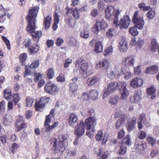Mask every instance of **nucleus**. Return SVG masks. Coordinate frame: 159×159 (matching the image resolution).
<instances>
[{
  "mask_svg": "<svg viewBox=\"0 0 159 159\" xmlns=\"http://www.w3.org/2000/svg\"><path fill=\"white\" fill-rule=\"evenodd\" d=\"M67 138L65 135H60L58 137V142L56 138H51L50 142L52 146L51 150L56 153L64 152L66 148V142L67 140Z\"/></svg>",
  "mask_w": 159,
  "mask_h": 159,
  "instance_id": "obj_1",
  "label": "nucleus"
},
{
  "mask_svg": "<svg viewBox=\"0 0 159 159\" xmlns=\"http://www.w3.org/2000/svg\"><path fill=\"white\" fill-rule=\"evenodd\" d=\"M86 8V6H84L79 9H78L77 7L75 9H73L68 7H66L65 8V16H66V18L65 19V22L68 25H72L73 19L70 15L72 16L75 19H78L80 16L79 11H85Z\"/></svg>",
  "mask_w": 159,
  "mask_h": 159,
  "instance_id": "obj_2",
  "label": "nucleus"
},
{
  "mask_svg": "<svg viewBox=\"0 0 159 159\" xmlns=\"http://www.w3.org/2000/svg\"><path fill=\"white\" fill-rule=\"evenodd\" d=\"M39 6H35L30 9L28 15L26 16L28 24L27 29L28 30L36 29L35 23L36 22V18L39 12Z\"/></svg>",
  "mask_w": 159,
  "mask_h": 159,
  "instance_id": "obj_3",
  "label": "nucleus"
},
{
  "mask_svg": "<svg viewBox=\"0 0 159 159\" xmlns=\"http://www.w3.org/2000/svg\"><path fill=\"white\" fill-rule=\"evenodd\" d=\"M55 109H52L50 112V114L46 116L44 124L45 129H43L42 130L43 132H48L54 129L58 125V123L55 122L53 124L50 125L49 124L51 122L52 117L55 115Z\"/></svg>",
  "mask_w": 159,
  "mask_h": 159,
  "instance_id": "obj_4",
  "label": "nucleus"
},
{
  "mask_svg": "<svg viewBox=\"0 0 159 159\" xmlns=\"http://www.w3.org/2000/svg\"><path fill=\"white\" fill-rule=\"evenodd\" d=\"M132 21L134 26L138 29L141 30L144 25V21L143 17L139 16L138 11H136L134 13L132 18Z\"/></svg>",
  "mask_w": 159,
  "mask_h": 159,
  "instance_id": "obj_5",
  "label": "nucleus"
},
{
  "mask_svg": "<svg viewBox=\"0 0 159 159\" xmlns=\"http://www.w3.org/2000/svg\"><path fill=\"white\" fill-rule=\"evenodd\" d=\"M130 19L129 16L127 15L124 16L121 19L120 21L117 22L116 24L114 25L116 27H119L120 29H127L130 23Z\"/></svg>",
  "mask_w": 159,
  "mask_h": 159,
  "instance_id": "obj_6",
  "label": "nucleus"
},
{
  "mask_svg": "<svg viewBox=\"0 0 159 159\" xmlns=\"http://www.w3.org/2000/svg\"><path fill=\"white\" fill-rule=\"evenodd\" d=\"M84 123L83 120L77 123L75 127L74 133L77 137L80 138L82 136L85 132Z\"/></svg>",
  "mask_w": 159,
  "mask_h": 159,
  "instance_id": "obj_7",
  "label": "nucleus"
},
{
  "mask_svg": "<svg viewBox=\"0 0 159 159\" xmlns=\"http://www.w3.org/2000/svg\"><path fill=\"white\" fill-rule=\"evenodd\" d=\"M44 90L49 94L54 95L58 93V89L55 84L49 81L47 83L44 87Z\"/></svg>",
  "mask_w": 159,
  "mask_h": 159,
  "instance_id": "obj_8",
  "label": "nucleus"
},
{
  "mask_svg": "<svg viewBox=\"0 0 159 159\" xmlns=\"http://www.w3.org/2000/svg\"><path fill=\"white\" fill-rule=\"evenodd\" d=\"M107 27L108 25L104 19H102L101 21L97 20L95 24L92 28V31L95 34H97L101 29H105Z\"/></svg>",
  "mask_w": 159,
  "mask_h": 159,
  "instance_id": "obj_9",
  "label": "nucleus"
},
{
  "mask_svg": "<svg viewBox=\"0 0 159 159\" xmlns=\"http://www.w3.org/2000/svg\"><path fill=\"white\" fill-rule=\"evenodd\" d=\"M117 85L116 83L111 82L108 85L107 88L104 89L103 95L104 99L107 97L110 93H111L116 90Z\"/></svg>",
  "mask_w": 159,
  "mask_h": 159,
  "instance_id": "obj_10",
  "label": "nucleus"
},
{
  "mask_svg": "<svg viewBox=\"0 0 159 159\" xmlns=\"http://www.w3.org/2000/svg\"><path fill=\"white\" fill-rule=\"evenodd\" d=\"M39 65V60H37L34 61L29 66H26L25 69L24 76L25 77L26 76L30 75L31 73V69H35L38 67Z\"/></svg>",
  "mask_w": 159,
  "mask_h": 159,
  "instance_id": "obj_11",
  "label": "nucleus"
},
{
  "mask_svg": "<svg viewBox=\"0 0 159 159\" xmlns=\"http://www.w3.org/2000/svg\"><path fill=\"white\" fill-rule=\"evenodd\" d=\"M86 129L88 131L93 128L96 124V120L94 116H90L85 121Z\"/></svg>",
  "mask_w": 159,
  "mask_h": 159,
  "instance_id": "obj_12",
  "label": "nucleus"
},
{
  "mask_svg": "<svg viewBox=\"0 0 159 159\" xmlns=\"http://www.w3.org/2000/svg\"><path fill=\"white\" fill-rule=\"evenodd\" d=\"M15 126L17 128L16 131L19 132L20 130L27 127V124L25 122L23 117L19 116L18 119L16 120Z\"/></svg>",
  "mask_w": 159,
  "mask_h": 159,
  "instance_id": "obj_13",
  "label": "nucleus"
},
{
  "mask_svg": "<svg viewBox=\"0 0 159 159\" xmlns=\"http://www.w3.org/2000/svg\"><path fill=\"white\" fill-rule=\"evenodd\" d=\"M83 61L81 58L78 59L76 61V65L80 68L79 71L81 73H86L88 70V64L87 63H83Z\"/></svg>",
  "mask_w": 159,
  "mask_h": 159,
  "instance_id": "obj_14",
  "label": "nucleus"
},
{
  "mask_svg": "<svg viewBox=\"0 0 159 159\" xmlns=\"http://www.w3.org/2000/svg\"><path fill=\"white\" fill-rule=\"evenodd\" d=\"M136 121V118L134 117L130 118L128 119L126 125L128 131L130 132L134 129Z\"/></svg>",
  "mask_w": 159,
  "mask_h": 159,
  "instance_id": "obj_15",
  "label": "nucleus"
},
{
  "mask_svg": "<svg viewBox=\"0 0 159 159\" xmlns=\"http://www.w3.org/2000/svg\"><path fill=\"white\" fill-rule=\"evenodd\" d=\"M143 83V80L139 78H135L131 80L130 85L134 88H137L142 86Z\"/></svg>",
  "mask_w": 159,
  "mask_h": 159,
  "instance_id": "obj_16",
  "label": "nucleus"
},
{
  "mask_svg": "<svg viewBox=\"0 0 159 159\" xmlns=\"http://www.w3.org/2000/svg\"><path fill=\"white\" fill-rule=\"evenodd\" d=\"M95 138L96 141H100L102 139V144H104L106 143L107 140V137L104 135L103 137V134L102 131L101 130H99L97 132Z\"/></svg>",
  "mask_w": 159,
  "mask_h": 159,
  "instance_id": "obj_17",
  "label": "nucleus"
},
{
  "mask_svg": "<svg viewBox=\"0 0 159 159\" xmlns=\"http://www.w3.org/2000/svg\"><path fill=\"white\" fill-rule=\"evenodd\" d=\"M134 58L132 56L124 57L122 61L123 65L127 66L134 65Z\"/></svg>",
  "mask_w": 159,
  "mask_h": 159,
  "instance_id": "obj_18",
  "label": "nucleus"
},
{
  "mask_svg": "<svg viewBox=\"0 0 159 159\" xmlns=\"http://www.w3.org/2000/svg\"><path fill=\"white\" fill-rule=\"evenodd\" d=\"M68 121L69 125L73 126L78 121V118L75 114L71 113L69 115Z\"/></svg>",
  "mask_w": 159,
  "mask_h": 159,
  "instance_id": "obj_19",
  "label": "nucleus"
},
{
  "mask_svg": "<svg viewBox=\"0 0 159 159\" xmlns=\"http://www.w3.org/2000/svg\"><path fill=\"white\" fill-rule=\"evenodd\" d=\"M119 50L120 52L125 53L128 50V43L126 40H120L118 45Z\"/></svg>",
  "mask_w": 159,
  "mask_h": 159,
  "instance_id": "obj_20",
  "label": "nucleus"
},
{
  "mask_svg": "<svg viewBox=\"0 0 159 159\" xmlns=\"http://www.w3.org/2000/svg\"><path fill=\"white\" fill-rule=\"evenodd\" d=\"M158 71V67L156 65H152L146 68L144 73L146 74L154 75L157 73Z\"/></svg>",
  "mask_w": 159,
  "mask_h": 159,
  "instance_id": "obj_21",
  "label": "nucleus"
},
{
  "mask_svg": "<svg viewBox=\"0 0 159 159\" xmlns=\"http://www.w3.org/2000/svg\"><path fill=\"white\" fill-rule=\"evenodd\" d=\"M35 29L31 30H28L27 29V26L26 27L27 31L30 33L33 39L37 40L39 39L42 36V32L40 31H34Z\"/></svg>",
  "mask_w": 159,
  "mask_h": 159,
  "instance_id": "obj_22",
  "label": "nucleus"
},
{
  "mask_svg": "<svg viewBox=\"0 0 159 159\" xmlns=\"http://www.w3.org/2000/svg\"><path fill=\"white\" fill-rule=\"evenodd\" d=\"M110 66V63L106 59H103L101 60L99 63L97 64L95 66L96 69H98L100 68L105 67L106 70Z\"/></svg>",
  "mask_w": 159,
  "mask_h": 159,
  "instance_id": "obj_23",
  "label": "nucleus"
},
{
  "mask_svg": "<svg viewBox=\"0 0 159 159\" xmlns=\"http://www.w3.org/2000/svg\"><path fill=\"white\" fill-rule=\"evenodd\" d=\"M136 144L140 153H143L147 148V144L143 141L138 142L136 143Z\"/></svg>",
  "mask_w": 159,
  "mask_h": 159,
  "instance_id": "obj_24",
  "label": "nucleus"
},
{
  "mask_svg": "<svg viewBox=\"0 0 159 159\" xmlns=\"http://www.w3.org/2000/svg\"><path fill=\"white\" fill-rule=\"evenodd\" d=\"M115 9L112 6H109L105 10V14L106 18L109 20L115 11Z\"/></svg>",
  "mask_w": 159,
  "mask_h": 159,
  "instance_id": "obj_25",
  "label": "nucleus"
},
{
  "mask_svg": "<svg viewBox=\"0 0 159 159\" xmlns=\"http://www.w3.org/2000/svg\"><path fill=\"white\" fill-rule=\"evenodd\" d=\"M156 89L154 86H151L147 89V93L148 95H151V99L152 100L154 99L156 97Z\"/></svg>",
  "mask_w": 159,
  "mask_h": 159,
  "instance_id": "obj_26",
  "label": "nucleus"
},
{
  "mask_svg": "<svg viewBox=\"0 0 159 159\" xmlns=\"http://www.w3.org/2000/svg\"><path fill=\"white\" fill-rule=\"evenodd\" d=\"M120 143L128 146H130L132 144L130 135L127 134L125 137L122 139L121 142H120Z\"/></svg>",
  "mask_w": 159,
  "mask_h": 159,
  "instance_id": "obj_27",
  "label": "nucleus"
},
{
  "mask_svg": "<svg viewBox=\"0 0 159 159\" xmlns=\"http://www.w3.org/2000/svg\"><path fill=\"white\" fill-rule=\"evenodd\" d=\"M52 20V16L51 15H48L44 18L43 25L45 29H48L49 28Z\"/></svg>",
  "mask_w": 159,
  "mask_h": 159,
  "instance_id": "obj_28",
  "label": "nucleus"
},
{
  "mask_svg": "<svg viewBox=\"0 0 159 159\" xmlns=\"http://www.w3.org/2000/svg\"><path fill=\"white\" fill-rule=\"evenodd\" d=\"M103 51L102 43L100 41H96L95 43L94 51L96 53L102 52Z\"/></svg>",
  "mask_w": 159,
  "mask_h": 159,
  "instance_id": "obj_29",
  "label": "nucleus"
},
{
  "mask_svg": "<svg viewBox=\"0 0 159 159\" xmlns=\"http://www.w3.org/2000/svg\"><path fill=\"white\" fill-rule=\"evenodd\" d=\"M99 152L97 153V155L98 156H100L99 159H107L109 153L107 151L104 152L102 154L103 150L102 148H100L99 150Z\"/></svg>",
  "mask_w": 159,
  "mask_h": 159,
  "instance_id": "obj_30",
  "label": "nucleus"
},
{
  "mask_svg": "<svg viewBox=\"0 0 159 159\" xmlns=\"http://www.w3.org/2000/svg\"><path fill=\"white\" fill-rule=\"evenodd\" d=\"M99 80V79L98 78L95 76L89 78L87 81V83L89 87H91L98 82Z\"/></svg>",
  "mask_w": 159,
  "mask_h": 159,
  "instance_id": "obj_31",
  "label": "nucleus"
},
{
  "mask_svg": "<svg viewBox=\"0 0 159 159\" xmlns=\"http://www.w3.org/2000/svg\"><path fill=\"white\" fill-rule=\"evenodd\" d=\"M3 92L5 98L8 101H10L12 97L10 88H7L5 89Z\"/></svg>",
  "mask_w": 159,
  "mask_h": 159,
  "instance_id": "obj_32",
  "label": "nucleus"
},
{
  "mask_svg": "<svg viewBox=\"0 0 159 159\" xmlns=\"http://www.w3.org/2000/svg\"><path fill=\"white\" fill-rule=\"evenodd\" d=\"M145 119V115L144 114H141L140 115V117L139 119L138 123V128L139 129H141L143 128L142 124L144 123Z\"/></svg>",
  "mask_w": 159,
  "mask_h": 159,
  "instance_id": "obj_33",
  "label": "nucleus"
},
{
  "mask_svg": "<svg viewBox=\"0 0 159 159\" xmlns=\"http://www.w3.org/2000/svg\"><path fill=\"white\" fill-rule=\"evenodd\" d=\"M125 118L126 116L125 115H122L117 120L116 125V127L117 129H118L125 122Z\"/></svg>",
  "mask_w": 159,
  "mask_h": 159,
  "instance_id": "obj_34",
  "label": "nucleus"
},
{
  "mask_svg": "<svg viewBox=\"0 0 159 159\" xmlns=\"http://www.w3.org/2000/svg\"><path fill=\"white\" fill-rule=\"evenodd\" d=\"M141 98V96L138 93H136L133 96L130 97V100L132 103H135L139 101Z\"/></svg>",
  "mask_w": 159,
  "mask_h": 159,
  "instance_id": "obj_35",
  "label": "nucleus"
},
{
  "mask_svg": "<svg viewBox=\"0 0 159 159\" xmlns=\"http://www.w3.org/2000/svg\"><path fill=\"white\" fill-rule=\"evenodd\" d=\"M44 107L45 106L40 99L39 100L36 101L35 104V109L37 111H40V109H43Z\"/></svg>",
  "mask_w": 159,
  "mask_h": 159,
  "instance_id": "obj_36",
  "label": "nucleus"
},
{
  "mask_svg": "<svg viewBox=\"0 0 159 159\" xmlns=\"http://www.w3.org/2000/svg\"><path fill=\"white\" fill-rule=\"evenodd\" d=\"M39 49V47L37 44L33 43V45L29 48V50L31 54L34 52H37Z\"/></svg>",
  "mask_w": 159,
  "mask_h": 159,
  "instance_id": "obj_37",
  "label": "nucleus"
},
{
  "mask_svg": "<svg viewBox=\"0 0 159 159\" xmlns=\"http://www.w3.org/2000/svg\"><path fill=\"white\" fill-rule=\"evenodd\" d=\"M49 80L52 79L54 76V70L52 67L49 68L46 73Z\"/></svg>",
  "mask_w": 159,
  "mask_h": 159,
  "instance_id": "obj_38",
  "label": "nucleus"
},
{
  "mask_svg": "<svg viewBox=\"0 0 159 159\" xmlns=\"http://www.w3.org/2000/svg\"><path fill=\"white\" fill-rule=\"evenodd\" d=\"M156 40H152L151 42L150 50L152 52L157 51V49H158L159 46Z\"/></svg>",
  "mask_w": 159,
  "mask_h": 159,
  "instance_id": "obj_39",
  "label": "nucleus"
},
{
  "mask_svg": "<svg viewBox=\"0 0 159 159\" xmlns=\"http://www.w3.org/2000/svg\"><path fill=\"white\" fill-rule=\"evenodd\" d=\"M120 148L118 150V153L120 155H124L126 152L127 148L125 145L120 144Z\"/></svg>",
  "mask_w": 159,
  "mask_h": 159,
  "instance_id": "obj_40",
  "label": "nucleus"
},
{
  "mask_svg": "<svg viewBox=\"0 0 159 159\" xmlns=\"http://www.w3.org/2000/svg\"><path fill=\"white\" fill-rule=\"evenodd\" d=\"M118 87L120 91L127 89L126 88V84L125 82L119 81L117 84Z\"/></svg>",
  "mask_w": 159,
  "mask_h": 159,
  "instance_id": "obj_41",
  "label": "nucleus"
},
{
  "mask_svg": "<svg viewBox=\"0 0 159 159\" xmlns=\"http://www.w3.org/2000/svg\"><path fill=\"white\" fill-rule=\"evenodd\" d=\"M137 27L134 25V26L130 27L129 30V32L134 36L137 35L139 33L137 29Z\"/></svg>",
  "mask_w": 159,
  "mask_h": 159,
  "instance_id": "obj_42",
  "label": "nucleus"
},
{
  "mask_svg": "<svg viewBox=\"0 0 159 159\" xmlns=\"http://www.w3.org/2000/svg\"><path fill=\"white\" fill-rule=\"evenodd\" d=\"M70 90L73 93L78 89V87L77 84L75 82L69 84Z\"/></svg>",
  "mask_w": 159,
  "mask_h": 159,
  "instance_id": "obj_43",
  "label": "nucleus"
},
{
  "mask_svg": "<svg viewBox=\"0 0 159 159\" xmlns=\"http://www.w3.org/2000/svg\"><path fill=\"white\" fill-rule=\"evenodd\" d=\"M90 97L93 99H96L98 95V92L96 90H92L89 92Z\"/></svg>",
  "mask_w": 159,
  "mask_h": 159,
  "instance_id": "obj_44",
  "label": "nucleus"
},
{
  "mask_svg": "<svg viewBox=\"0 0 159 159\" xmlns=\"http://www.w3.org/2000/svg\"><path fill=\"white\" fill-rule=\"evenodd\" d=\"M13 101L14 102V105H16L19 101L20 100V98L18 93H15L13 94Z\"/></svg>",
  "mask_w": 159,
  "mask_h": 159,
  "instance_id": "obj_45",
  "label": "nucleus"
},
{
  "mask_svg": "<svg viewBox=\"0 0 159 159\" xmlns=\"http://www.w3.org/2000/svg\"><path fill=\"white\" fill-rule=\"evenodd\" d=\"M5 102L2 101L0 102V115H2L5 111Z\"/></svg>",
  "mask_w": 159,
  "mask_h": 159,
  "instance_id": "obj_46",
  "label": "nucleus"
},
{
  "mask_svg": "<svg viewBox=\"0 0 159 159\" xmlns=\"http://www.w3.org/2000/svg\"><path fill=\"white\" fill-rule=\"evenodd\" d=\"M26 107H31L34 102V99L31 97L28 96L26 98Z\"/></svg>",
  "mask_w": 159,
  "mask_h": 159,
  "instance_id": "obj_47",
  "label": "nucleus"
},
{
  "mask_svg": "<svg viewBox=\"0 0 159 159\" xmlns=\"http://www.w3.org/2000/svg\"><path fill=\"white\" fill-rule=\"evenodd\" d=\"M138 6L140 10L144 11H147L150 8V6H145V4L143 2L139 3L138 4Z\"/></svg>",
  "mask_w": 159,
  "mask_h": 159,
  "instance_id": "obj_48",
  "label": "nucleus"
},
{
  "mask_svg": "<svg viewBox=\"0 0 159 159\" xmlns=\"http://www.w3.org/2000/svg\"><path fill=\"white\" fill-rule=\"evenodd\" d=\"M113 13L114 14L113 15L114 17L113 21V24H116L117 22H118V16L119 15L120 12L118 10H115V11Z\"/></svg>",
  "mask_w": 159,
  "mask_h": 159,
  "instance_id": "obj_49",
  "label": "nucleus"
},
{
  "mask_svg": "<svg viewBox=\"0 0 159 159\" xmlns=\"http://www.w3.org/2000/svg\"><path fill=\"white\" fill-rule=\"evenodd\" d=\"M19 61L22 65L24 64V62L27 58L26 53H24L21 54L19 57Z\"/></svg>",
  "mask_w": 159,
  "mask_h": 159,
  "instance_id": "obj_50",
  "label": "nucleus"
},
{
  "mask_svg": "<svg viewBox=\"0 0 159 159\" xmlns=\"http://www.w3.org/2000/svg\"><path fill=\"white\" fill-rule=\"evenodd\" d=\"M119 98L116 95L114 97H111L109 100V102L111 104L114 105L117 103L119 100Z\"/></svg>",
  "mask_w": 159,
  "mask_h": 159,
  "instance_id": "obj_51",
  "label": "nucleus"
},
{
  "mask_svg": "<svg viewBox=\"0 0 159 159\" xmlns=\"http://www.w3.org/2000/svg\"><path fill=\"white\" fill-rule=\"evenodd\" d=\"M40 99L42 101V103L45 106V105L48 103L49 102V100H50V98L49 97L45 96L41 97Z\"/></svg>",
  "mask_w": 159,
  "mask_h": 159,
  "instance_id": "obj_52",
  "label": "nucleus"
},
{
  "mask_svg": "<svg viewBox=\"0 0 159 159\" xmlns=\"http://www.w3.org/2000/svg\"><path fill=\"white\" fill-rule=\"evenodd\" d=\"M114 29H110L106 32V35L107 37L111 38L115 35Z\"/></svg>",
  "mask_w": 159,
  "mask_h": 159,
  "instance_id": "obj_53",
  "label": "nucleus"
},
{
  "mask_svg": "<svg viewBox=\"0 0 159 159\" xmlns=\"http://www.w3.org/2000/svg\"><path fill=\"white\" fill-rule=\"evenodd\" d=\"M137 135L139 139H142L146 137V134L144 131L140 130L138 132Z\"/></svg>",
  "mask_w": 159,
  "mask_h": 159,
  "instance_id": "obj_54",
  "label": "nucleus"
},
{
  "mask_svg": "<svg viewBox=\"0 0 159 159\" xmlns=\"http://www.w3.org/2000/svg\"><path fill=\"white\" fill-rule=\"evenodd\" d=\"M120 92L121 94V99H125L129 94V92L127 89L120 91Z\"/></svg>",
  "mask_w": 159,
  "mask_h": 159,
  "instance_id": "obj_55",
  "label": "nucleus"
},
{
  "mask_svg": "<svg viewBox=\"0 0 159 159\" xmlns=\"http://www.w3.org/2000/svg\"><path fill=\"white\" fill-rule=\"evenodd\" d=\"M136 41V40H131L130 43V45L131 46H133L136 45L139 47H141L142 46V40H138L137 43Z\"/></svg>",
  "mask_w": 159,
  "mask_h": 159,
  "instance_id": "obj_56",
  "label": "nucleus"
},
{
  "mask_svg": "<svg viewBox=\"0 0 159 159\" xmlns=\"http://www.w3.org/2000/svg\"><path fill=\"white\" fill-rule=\"evenodd\" d=\"M19 148V145L16 143H14L11 145L10 150L11 152L14 153L16 150H17Z\"/></svg>",
  "mask_w": 159,
  "mask_h": 159,
  "instance_id": "obj_57",
  "label": "nucleus"
},
{
  "mask_svg": "<svg viewBox=\"0 0 159 159\" xmlns=\"http://www.w3.org/2000/svg\"><path fill=\"white\" fill-rule=\"evenodd\" d=\"M113 51V48L111 46H110L107 48L104 52V55L105 56H107Z\"/></svg>",
  "mask_w": 159,
  "mask_h": 159,
  "instance_id": "obj_58",
  "label": "nucleus"
},
{
  "mask_svg": "<svg viewBox=\"0 0 159 159\" xmlns=\"http://www.w3.org/2000/svg\"><path fill=\"white\" fill-rule=\"evenodd\" d=\"M89 95L86 92H84L82 93L81 97V99L84 101H86L89 100L90 98Z\"/></svg>",
  "mask_w": 159,
  "mask_h": 159,
  "instance_id": "obj_59",
  "label": "nucleus"
},
{
  "mask_svg": "<svg viewBox=\"0 0 159 159\" xmlns=\"http://www.w3.org/2000/svg\"><path fill=\"white\" fill-rule=\"evenodd\" d=\"M53 16L54 19V22H59L60 16L58 15V12L57 10L55 11Z\"/></svg>",
  "mask_w": 159,
  "mask_h": 159,
  "instance_id": "obj_60",
  "label": "nucleus"
},
{
  "mask_svg": "<svg viewBox=\"0 0 159 159\" xmlns=\"http://www.w3.org/2000/svg\"><path fill=\"white\" fill-rule=\"evenodd\" d=\"M80 35L82 38L87 39L89 37V32L87 31L84 30L81 32Z\"/></svg>",
  "mask_w": 159,
  "mask_h": 159,
  "instance_id": "obj_61",
  "label": "nucleus"
},
{
  "mask_svg": "<svg viewBox=\"0 0 159 159\" xmlns=\"http://www.w3.org/2000/svg\"><path fill=\"white\" fill-rule=\"evenodd\" d=\"M154 16L155 12L152 10L149 11L147 14V16L148 19H152L154 18Z\"/></svg>",
  "mask_w": 159,
  "mask_h": 159,
  "instance_id": "obj_62",
  "label": "nucleus"
},
{
  "mask_svg": "<svg viewBox=\"0 0 159 159\" xmlns=\"http://www.w3.org/2000/svg\"><path fill=\"white\" fill-rule=\"evenodd\" d=\"M57 80L59 82H64L65 81L64 75L63 74H60L57 78Z\"/></svg>",
  "mask_w": 159,
  "mask_h": 159,
  "instance_id": "obj_63",
  "label": "nucleus"
},
{
  "mask_svg": "<svg viewBox=\"0 0 159 159\" xmlns=\"http://www.w3.org/2000/svg\"><path fill=\"white\" fill-rule=\"evenodd\" d=\"M72 62V60L71 59L68 58L66 59L64 64V67L65 68H67L69 65Z\"/></svg>",
  "mask_w": 159,
  "mask_h": 159,
  "instance_id": "obj_64",
  "label": "nucleus"
}]
</instances>
